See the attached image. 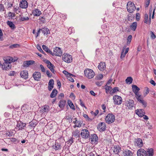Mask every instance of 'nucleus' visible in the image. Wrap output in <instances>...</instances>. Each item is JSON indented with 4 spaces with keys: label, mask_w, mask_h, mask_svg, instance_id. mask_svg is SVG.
<instances>
[{
    "label": "nucleus",
    "mask_w": 156,
    "mask_h": 156,
    "mask_svg": "<svg viewBox=\"0 0 156 156\" xmlns=\"http://www.w3.org/2000/svg\"><path fill=\"white\" fill-rule=\"evenodd\" d=\"M105 119L106 123L111 124L113 123L115 120V115L109 113L106 117Z\"/></svg>",
    "instance_id": "f257e3e1"
},
{
    "label": "nucleus",
    "mask_w": 156,
    "mask_h": 156,
    "mask_svg": "<svg viewBox=\"0 0 156 156\" xmlns=\"http://www.w3.org/2000/svg\"><path fill=\"white\" fill-rule=\"evenodd\" d=\"M126 8L128 11L130 13L133 12L136 9L134 3L131 2H129L127 3Z\"/></svg>",
    "instance_id": "f03ea898"
},
{
    "label": "nucleus",
    "mask_w": 156,
    "mask_h": 156,
    "mask_svg": "<svg viewBox=\"0 0 156 156\" xmlns=\"http://www.w3.org/2000/svg\"><path fill=\"white\" fill-rule=\"evenodd\" d=\"M84 73L85 76L89 79L93 78L95 75L94 71L90 69H85L84 71Z\"/></svg>",
    "instance_id": "7ed1b4c3"
},
{
    "label": "nucleus",
    "mask_w": 156,
    "mask_h": 156,
    "mask_svg": "<svg viewBox=\"0 0 156 156\" xmlns=\"http://www.w3.org/2000/svg\"><path fill=\"white\" fill-rule=\"evenodd\" d=\"M62 59L65 62L69 63L72 62L73 58L71 55L66 53H64L62 56Z\"/></svg>",
    "instance_id": "20e7f679"
},
{
    "label": "nucleus",
    "mask_w": 156,
    "mask_h": 156,
    "mask_svg": "<svg viewBox=\"0 0 156 156\" xmlns=\"http://www.w3.org/2000/svg\"><path fill=\"white\" fill-rule=\"evenodd\" d=\"M80 135L82 138L86 139L90 137V133L86 129H82L80 133Z\"/></svg>",
    "instance_id": "39448f33"
},
{
    "label": "nucleus",
    "mask_w": 156,
    "mask_h": 156,
    "mask_svg": "<svg viewBox=\"0 0 156 156\" xmlns=\"http://www.w3.org/2000/svg\"><path fill=\"white\" fill-rule=\"evenodd\" d=\"M113 99L115 105H119L122 103V100L120 96L115 95L113 96Z\"/></svg>",
    "instance_id": "423d86ee"
},
{
    "label": "nucleus",
    "mask_w": 156,
    "mask_h": 156,
    "mask_svg": "<svg viewBox=\"0 0 156 156\" xmlns=\"http://www.w3.org/2000/svg\"><path fill=\"white\" fill-rule=\"evenodd\" d=\"M91 143L92 144H97L98 142V138L96 134H92L90 136Z\"/></svg>",
    "instance_id": "0eeeda50"
},
{
    "label": "nucleus",
    "mask_w": 156,
    "mask_h": 156,
    "mask_svg": "<svg viewBox=\"0 0 156 156\" xmlns=\"http://www.w3.org/2000/svg\"><path fill=\"white\" fill-rule=\"evenodd\" d=\"M149 19L148 20V15L147 14H145L144 15V23L148 24V25H150L151 23V12H149Z\"/></svg>",
    "instance_id": "6e6552de"
},
{
    "label": "nucleus",
    "mask_w": 156,
    "mask_h": 156,
    "mask_svg": "<svg viewBox=\"0 0 156 156\" xmlns=\"http://www.w3.org/2000/svg\"><path fill=\"white\" fill-rule=\"evenodd\" d=\"M26 125V124L23 123L21 121H19L17 122L15 129L18 130H22L23 129L24 127H25Z\"/></svg>",
    "instance_id": "1a4fd4ad"
},
{
    "label": "nucleus",
    "mask_w": 156,
    "mask_h": 156,
    "mask_svg": "<svg viewBox=\"0 0 156 156\" xmlns=\"http://www.w3.org/2000/svg\"><path fill=\"white\" fill-rule=\"evenodd\" d=\"M125 105L129 109H132L134 105V101L133 100L126 101L125 103Z\"/></svg>",
    "instance_id": "9d476101"
},
{
    "label": "nucleus",
    "mask_w": 156,
    "mask_h": 156,
    "mask_svg": "<svg viewBox=\"0 0 156 156\" xmlns=\"http://www.w3.org/2000/svg\"><path fill=\"white\" fill-rule=\"evenodd\" d=\"M106 128V126L105 123L104 122H101L98 124L97 126V129L100 132L105 131Z\"/></svg>",
    "instance_id": "9b49d317"
},
{
    "label": "nucleus",
    "mask_w": 156,
    "mask_h": 156,
    "mask_svg": "<svg viewBox=\"0 0 156 156\" xmlns=\"http://www.w3.org/2000/svg\"><path fill=\"white\" fill-rule=\"evenodd\" d=\"M53 54L55 56H61L62 55V51L60 48L56 47L54 49Z\"/></svg>",
    "instance_id": "f8f14e48"
},
{
    "label": "nucleus",
    "mask_w": 156,
    "mask_h": 156,
    "mask_svg": "<svg viewBox=\"0 0 156 156\" xmlns=\"http://www.w3.org/2000/svg\"><path fill=\"white\" fill-rule=\"evenodd\" d=\"M137 156H147V152L144 149L140 148L137 151Z\"/></svg>",
    "instance_id": "ddd939ff"
},
{
    "label": "nucleus",
    "mask_w": 156,
    "mask_h": 156,
    "mask_svg": "<svg viewBox=\"0 0 156 156\" xmlns=\"http://www.w3.org/2000/svg\"><path fill=\"white\" fill-rule=\"evenodd\" d=\"M45 62L47 64L48 67L53 73H55V70L54 69V66L49 60L45 61Z\"/></svg>",
    "instance_id": "4468645a"
},
{
    "label": "nucleus",
    "mask_w": 156,
    "mask_h": 156,
    "mask_svg": "<svg viewBox=\"0 0 156 156\" xmlns=\"http://www.w3.org/2000/svg\"><path fill=\"white\" fill-rule=\"evenodd\" d=\"M33 76L35 80L39 81L41 77V74L39 72L36 71L33 73Z\"/></svg>",
    "instance_id": "2eb2a0df"
},
{
    "label": "nucleus",
    "mask_w": 156,
    "mask_h": 156,
    "mask_svg": "<svg viewBox=\"0 0 156 156\" xmlns=\"http://www.w3.org/2000/svg\"><path fill=\"white\" fill-rule=\"evenodd\" d=\"M28 3L26 0H22L20 2V7L21 8L25 9L28 7Z\"/></svg>",
    "instance_id": "dca6fc26"
},
{
    "label": "nucleus",
    "mask_w": 156,
    "mask_h": 156,
    "mask_svg": "<svg viewBox=\"0 0 156 156\" xmlns=\"http://www.w3.org/2000/svg\"><path fill=\"white\" fill-rule=\"evenodd\" d=\"M98 68L101 71H103L105 70L106 68L105 63L103 62H101L98 66Z\"/></svg>",
    "instance_id": "f3484780"
},
{
    "label": "nucleus",
    "mask_w": 156,
    "mask_h": 156,
    "mask_svg": "<svg viewBox=\"0 0 156 156\" xmlns=\"http://www.w3.org/2000/svg\"><path fill=\"white\" fill-rule=\"evenodd\" d=\"M21 77L25 79H27L28 77V73L27 70H23L20 73Z\"/></svg>",
    "instance_id": "a211bd4d"
},
{
    "label": "nucleus",
    "mask_w": 156,
    "mask_h": 156,
    "mask_svg": "<svg viewBox=\"0 0 156 156\" xmlns=\"http://www.w3.org/2000/svg\"><path fill=\"white\" fill-rule=\"evenodd\" d=\"M136 113L139 117H142L145 114V112L143 109H137L136 110Z\"/></svg>",
    "instance_id": "6ab92c4d"
},
{
    "label": "nucleus",
    "mask_w": 156,
    "mask_h": 156,
    "mask_svg": "<svg viewBox=\"0 0 156 156\" xmlns=\"http://www.w3.org/2000/svg\"><path fill=\"white\" fill-rule=\"evenodd\" d=\"M35 61L33 60L25 61L23 63V67H27L29 66L34 63Z\"/></svg>",
    "instance_id": "aec40b11"
},
{
    "label": "nucleus",
    "mask_w": 156,
    "mask_h": 156,
    "mask_svg": "<svg viewBox=\"0 0 156 156\" xmlns=\"http://www.w3.org/2000/svg\"><path fill=\"white\" fill-rule=\"evenodd\" d=\"M136 145L139 147H142L143 145V141L141 139L138 138L135 141Z\"/></svg>",
    "instance_id": "412c9836"
},
{
    "label": "nucleus",
    "mask_w": 156,
    "mask_h": 156,
    "mask_svg": "<svg viewBox=\"0 0 156 156\" xmlns=\"http://www.w3.org/2000/svg\"><path fill=\"white\" fill-rule=\"evenodd\" d=\"M122 156H133L132 152L129 150H126L123 151Z\"/></svg>",
    "instance_id": "4be33fe9"
},
{
    "label": "nucleus",
    "mask_w": 156,
    "mask_h": 156,
    "mask_svg": "<svg viewBox=\"0 0 156 156\" xmlns=\"http://www.w3.org/2000/svg\"><path fill=\"white\" fill-rule=\"evenodd\" d=\"M80 131L77 129H76L72 133L73 136L76 138H79L80 137Z\"/></svg>",
    "instance_id": "5701e85b"
},
{
    "label": "nucleus",
    "mask_w": 156,
    "mask_h": 156,
    "mask_svg": "<svg viewBox=\"0 0 156 156\" xmlns=\"http://www.w3.org/2000/svg\"><path fill=\"white\" fill-rule=\"evenodd\" d=\"M10 64L5 62L2 65V68L5 70L8 69L10 68Z\"/></svg>",
    "instance_id": "b1692460"
},
{
    "label": "nucleus",
    "mask_w": 156,
    "mask_h": 156,
    "mask_svg": "<svg viewBox=\"0 0 156 156\" xmlns=\"http://www.w3.org/2000/svg\"><path fill=\"white\" fill-rule=\"evenodd\" d=\"M121 151V147L119 145H115L113 147V152L117 154Z\"/></svg>",
    "instance_id": "393cba45"
},
{
    "label": "nucleus",
    "mask_w": 156,
    "mask_h": 156,
    "mask_svg": "<svg viewBox=\"0 0 156 156\" xmlns=\"http://www.w3.org/2000/svg\"><path fill=\"white\" fill-rule=\"evenodd\" d=\"M16 60H14L12 57H8L6 58H5V59H4L5 62L10 64L11 62H14Z\"/></svg>",
    "instance_id": "a878e982"
},
{
    "label": "nucleus",
    "mask_w": 156,
    "mask_h": 156,
    "mask_svg": "<svg viewBox=\"0 0 156 156\" xmlns=\"http://www.w3.org/2000/svg\"><path fill=\"white\" fill-rule=\"evenodd\" d=\"M66 101L64 100H61L59 103V106L62 109H63L66 105Z\"/></svg>",
    "instance_id": "bb28decb"
},
{
    "label": "nucleus",
    "mask_w": 156,
    "mask_h": 156,
    "mask_svg": "<svg viewBox=\"0 0 156 156\" xmlns=\"http://www.w3.org/2000/svg\"><path fill=\"white\" fill-rule=\"evenodd\" d=\"M41 13L40 11L37 9H36L33 12V14L34 16H39Z\"/></svg>",
    "instance_id": "cd10ccee"
},
{
    "label": "nucleus",
    "mask_w": 156,
    "mask_h": 156,
    "mask_svg": "<svg viewBox=\"0 0 156 156\" xmlns=\"http://www.w3.org/2000/svg\"><path fill=\"white\" fill-rule=\"evenodd\" d=\"M58 91L57 90L55 89H54L51 93L50 94V97L51 98H55L57 94Z\"/></svg>",
    "instance_id": "c85d7f7f"
},
{
    "label": "nucleus",
    "mask_w": 156,
    "mask_h": 156,
    "mask_svg": "<svg viewBox=\"0 0 156 156\" xmlns=\"http://www.w3.org/2000/svg\"><path fill=\"white\" fill-rule=\"evenodd\" d=\"M137 26V23L136 22H134L132 23L130 26V28L133 31H135L136 29Z\"/></svg>",
    "instance_id": "c756f323"
},
{
    "label": "nucleus",
    "mask_w": 156,
    "mask_h": 156,
    "mask_svg": "<svg viewBox=\"0 0 156 156\" xmlns=\"http://www.w3.org/2000/svg\"><path fill=\"white\" fill-rule=\"evenodd\" d=\"M30 125L29 126L34 128L37 124V122L36 120H33L29 123Z\"/></svg>",
    "instance_id": "7c9ffc66"
},
{
    "label": "nucleus",
    "mask_w": 156,
    "mask_h": 156,
    "mask_svg": "<svg viewBox=\"0 0 156 156\" xmlns=\"http://www.w3.org/2000/svg\"><path fill=\"white\" fill-rule=\"evenodd\" d=\"M132 89L134 93L138 92L140 90V89L137 86L135 85L132 86Z\"/></svg>",
    "instance_id": "2f4dec72"
},
{
    "label": "nucleus",
    "mask_w": 156,
    "mask_h": 156,
    "mask_svg": "<svg viewBox=\"0 0 156 156\" xmlns=\"http://www.w3.org/2000/svg\"><path fill=\"white\" fill-rule=\"evenodd\" d=\"M7 24L12 29L14 30L16 27L14 24L12 22L8 21Z\"/></svg>",
    "instance_id": "473e14b6"
},
{
    "label": "nucleus",
    "mask_w": 156,
    "mask_h": 156,
    "mask_svg": "<svg viewBox=\"0 0 156 156\" xmlns=\"http://www.w3.org/2000/svg\"><path fill=\"white\" fill-rule=\"evenodd\" d=\"M147 152V156H153L154 154L153 150L152 148L148 149Z\"/></svg>",
    "instance_id": "72a5a7b5"
},
{
    "label": "nucleus",
    "mask_w": 156,
    "mask_h": 156,
    "mask_svg": "<svg viewBox=\"0 0 156 156\" xmlns=\"http://www.w3.org/2000/svg\"><path fill=\"white\" fill-rule=\"evenodd\" d=\"M42 48L46 52L50 53L51 54H52V52L51 51L50 49H49L48 47H46L45 45H43L42 46Z\"/></svg>",
    "instance_id": "f704fd0d"
},
{
    "label": "nucleus",
    "mask_w": 156,
    "mask_h": 156,
    "mask_svg": "<svg viewBox=\"0 0 156 156\" xmlns=\"http://www.w3.org/2000/svg\"><path fill=\"white\" fill-rule=\"evenodd\" d=\"M68 103L71 109L74 110L75 109L74 105L70 100H69L68 101Z\"/></svg>",
    "instance_id": "c9c22d12"
},
{
    "label": "nucleus",
    "mask_w": 156,
    "mask_h": 156,
    "mask_svg": "<svg viewBox=\"0 0 156 156\" xmlns=\"http://www.w3.org/2000/svg\"><path fill=\"white\" fill-rule=\"evenodd\" d=\"M42 33L44 34H47L50 33L49 30L48 28H43L42 29Z\"/></svg>",
    "instance_id": "e433bc0d"
},
{
    "label": "nucleus",
    "mask_w": 156,
    "mask_h": 156,
    "mask_svg": "<svg viewBox=\"0 0 156 156\" xmlns=\"http://www.w3.org/2000/svg\"><path fill=\"white\" fill-rule=\"evenodd\" d=\"M133 81V78L131 77H128L126 80V83L129 84L131 83Z\"/></svg>",
    "instance_id": "4c0bfd02"
},
{
    "label": "nucleus",
    "mask_w": 156,
    "mask_h": 156,
    "mask_svg": "<svg viewBox=\"0 0 156 156\" xmlns=\"http://www.w3.org/2000/svg\"><path fill=\"white\" fill-rule=\"evenodd\" d=\"M105 89L106 91V93L107 94L109 92L110 90L112 89V87L110 86L106 85L105 86Z\"/></svg>",
    "instance_id": "58836bf2"
},
{
    "label": "nucleus",
    "mask_w": 156,
    "mask_h": 156,
    "mask_svg": "<svg viewBox=\"0 0 156 156\" xmlns=\"http://www.w3.org/2000/svg\"><path fill=\"white\" fill-rule=\"evenodd\" d=\"M48 106H45L41 110V112L43 113L47 112L48 110Z\"/></svg>",
    "instance_id": "ea45409f"
},
{
    "label": "nucleus",
    "mask_w": 156,
    "mask_h": 156,
    "mask_svg": "<svg viewBox=\"0 0 156 156\" xmlns=\"http://www.w3.org/2000/svg\"><path fill=\"white\" fill-rule=\"evenodd\" d=\"M55 147H54V148L56 150L61 149V145L59 144H58V143H56Z\"/></svg>",
    "instance_id": "a19ab883"
},
{
    "label": "nucleus",
    "mask_w": 156,
    "mask_h": 156,
    "mask_svg": "<svg viewBox=\"0 0 156 156\" xmlns=\"http://www.w3.org/2000/svg\"><path fill=\"white\" fill-rule=\"evenodd\" d=\"M20 20L21 21H27L28 20L29 18L28 17H25L24 16H21L20 18Z\"/></svg>",
    "instance_id": "79ce46f5"
},
{
    "label": "nucleus",
    "mask_w": 156,
    "mask_h": 156,
    "mask_svg": "<svg viewBox=\"0 0 156 156\" xmlns=\"http://www.w3.org/2000/svg\"><path fill=\"white\" fill-rule=\"evenodd\" d=\"M13 133H14L13 132V131H12L10 130L9 131L7 132L5 134L6 136L9 137H11L12 136Z\"/></svg>",
    "instance_id": "37998d69"
},
{
    "label": "nucleus",
    "mask_w": 156,
    "mask_h": 156,
    "mask_svg": "<svg viewBox=\"0 0 156 156\" xmlns=\"http://www.w3.org/2000/svg\"><path fill=\"white\" fill-rule=\"evenodd\" d=\"M140 103L142 104L144 108H145L147 106V103L144 100H142L141 101H140Z\"/></svg>",
    "instance_id": "c03bdc74"
},
{
    "label": "nucleus",
    "mask_w": 156,
    "mask_h": 156,
    "mask_svg": "<svg viewBox=\"0 0 156 156\" xmlns=\"http://www.w3.org/2000/svg\"><path fill=\"white\" fill-rule=\"evenodd\" d=\"M124 51H125V48H123L122 51L121 55L120 58H124L125 57V56L126 54H125V53H124Z\"/></svg>",
    "instance_id": "a18cd8bd"
},
{
    "label": "nucleus",
    "mask_w": 156,
    "mask_h": 156,
    "mask_svg": "<svg viewBox=\"0 0 156 156\" xmlns=\"http://www.w3.org/2000/svg\"><path fill=\"white\" fill-rule=\"evenodd\" d=\"M132 38V36L131 35H129L128 37L127 38V44H130V43L131 41Z\"/></svg>",
    "instance_id": "49530a36"
},
{
    "label": "nucleus",
    "mask_w": 156,
    "mask_h": 156,
    "mask_svg": "<svg viewBox=\"0 0 156 156\" xmlns=\"http://www.w3.org/2000/svg\"><path fill=\"white\" fill-rule=\"evenodd\" d=\"M5 10V8L3 4L0 3V12L4 11Z\"/></svg>",
    "instance_id": "de8ad7c7"
},
{
    "label": "nucleus",
    "mask_w": 156,
    "mask_h": 156,
    "mask_svg": "<svg viewBox=\"0 0 156 156\" xmlns=\"http://www.w3.org/2000/svg\"><path fill=\"white\" fill-rule=\"evenodd\" d=\"M19 45L18 44H13L12 45H11L9 46V48H16L17 47H19Z\"/></svg>",
    "instance_id": "09e8293b"
},
{
    "label": "nucleus",
    "mask_w": 156,
    "mask_h": 156,
    "mask_svg": "<svg viewBox=\"0 0 156 156\" xmlns=\"http://www.w3.org/2000/svg\"><path fill=\"white\" fill-rule=\"evenodd\" d=\"M8 16L10 18H12L15 16V15L14 13L10 12L8 14Z\"/></svg>",
    "instance_id": "8fccbe9b"
},
{
    "label": "nucleus",
    "mask_w": 156,
    "mask_h": 156,
    "mask_svg": "<svg viewBox=\"0 0 156 156\" xmlns=\"http://www.w3.org/2000/svg\"><path fill=\"white\" fill-rule=\"evenodd\" d=\"M99 112V111L98 110H97L95 111V112H93V111H91L90 113L92 115H94V116H96Z\"/></svg>",
    "instance_id": "3c124183"
},
{
    "label": "nucleus",
    "mask_w": 156,
    "mask_h": 156,
    "mask_svg": "<svg viewBox=\"0 0 156 156\" xmlns=\"http://www.w3.org/2000/svg\"><path fill=\"white\" fill-rule=\"evenodd\" d=\"M37 49L43 53H44V52L41 49V46L39 44H37Z\"/></svg>",
    "instance_id": "603ef678"
},
{
    "label": "nucleus",
    "mask_w": 156,
    "mask_h": 156,
    "mask_svg": "<svg viewBox=\"0 0 156 156\" xmlns=\"http://www.w3.org/2000/svg\"><path fill=\"white\" fill-rule=\"evenodd\" d=\"M10 120L9 119H6L5 120L4 123L5 126H7L10 124Z\"/></svg>",
    "instance_id": "864d4df0"
},
{
    "label": "nucleus",
    "mask_w": 156,
    "mask_h": 156,
    "mask_svg": "<svg viewBox=\"0 0 156 156\" xmlns=\"http://www.w3.org/2000/svg\"><path fill=\"white\" fill-rule=\"evenodd\" d=\"M48 85L54 86V81L53 79H51L48 82Z\"/></svg>",
    "instance_id": "5fc2aeb1"
},
{
    "label": "nucleus",
    "mask_w": 156,
    "mask_h": 156,
    "mask_svg": "<svg viewBox=\"0 0 156 156\" xmlns=\"http://www.w3.org/2000/svg\"><path fill=\"white\" fill-rule=\"evenodd\" d=\"M82 122L80 121L77 122L76 126L79 127H81L82 124Z\"/></svg>",
    "instance_id": "6e6d98bb"
},
{
    "label": "nucleus",
    "mask_w": 156,
    "mask_h": 156,
    "mask_svg": "<svg viewBox=\"0 0 156 156\" xmlns=\"http://www.w3.org/2000/svg\"><path fill=\"white\" fill-rule=\"evenodd\" d=\"M146 92L144 93V97L146 96L149 93V88L147 87H146Z\"/></svg>",
    "instance_id": "4d7b16f0"
},
{
    "label": "nucleus",
    "mask_w": 156,
    "mask_h": 156,
    "mask_svg": "<svg viewBox=\"0 0 156 156\" xmlns=\"http://www.w3.org/2000/svg\"><path fill=\"white\" fill-rule=\"evenodd\" d=\"M151 38L153 39H155L156 38V36L154 34V33L151 31Z\"/></svg>",
    "instance_id": "13d9d810"
},
{
    "label": "nucleus",
    "mask_w": 156,
    "mask_h": 156,
    "mask_svg": "<svg viewBox=\"0 0 156 156\" xmlns=\"http://www.w3.org/2000/svg\"><path fill=\"white\" fill-rule=\"evenodd\" d=\"M103 77V75L102 74H100L97 76L96 78L98 80H101L102 78Z\"/></svg>",
    "instance_id": "bf43d9fd"
},
{
    "label": "nucleus",
    "mask_w": 156,
    "mask_h": 156,
    "mask_svg": "<svg viewBox=\"0 0 156 156\" xmlns=\"http://www.w3.org/2000/svg\"><path fill=\"white\" fill-rule=\"evenodd\" d=\"M150 0H146L145 2V7H147L149 5Z\"/></svg>",
    "instance_id": "052dcab7"
},
{
    "label": "nucleus",
    "mask_w": 156,
    "mask_h": 156,
    "mask_svg": "<svg viewBox=\"0 0 156 156\" xmlns=\"http://www.w3.org/2000/svg\"><path fill=\"white\" fill-rule=\"evenodd\" d=\"M66 119L68 120L69 122H72V119H71V117L69 116H68L65 117Z\"/></svg>",
    "instance_id": "680f3d73"
},
{
    "label": "nucleus",
    "mask_w": 156,
    "mask_h": 156,
    "mask_svg": "<svg viewBox=\"0 0 156 156\" xmlns=\"http://www.w3.org/2000/svg\"><path fill=\"white\" fill-rule=\"evenodd\" d=\"M3 33L2 30L0 28V41H2V37L3 36Z\"/></svg>",
    "instance_id": "e2e57ef3"
},
{
    "label": "nucleus",
    "mask_w": 156,
    "mask_h": 156,
    "mask_svg": "<svg viewBox=\"0 0 156 156\" xmlns=\"http://www.w3.org/2000/svg\"><path fill=\"white\" fill-rule=\"evenodd\" d=\"M68 144L69 145H71L73 142V139L71 138L68 141Z\"/></svg>",
    "instance_id": "0e129e2a"
},
{
    "label": "nucleus",
    "mask_w": 156,
    "mask_h": 156,
    "mask_svg": "<svg viewBox=\"0 0 156 156\" xmlns=\"http://www.w3.org/2000/svg\"><path fill=\"white\" fill-rule=\"evenodd\" d=\"M13 7V11L15 12H17L19 8V7H15V6H14Z\"/></svg>",
    "instance_id": "69168bd1"
},
{
    "label": "nucleus",
    "mask_w": 156,
    "mask_h": 156,
    "mask_svg": "<svg viewBox=\"0 0 156 156\" xmlns=\"http://www.w3.org/2000/svg\"><path fill=\"white\" fill-rule=\"evenodd\" d=\"M13 6V4L11 2H8L7 4V7L8 8H11Z\"/></svg>",
    "instance_id": "338daca9"
},
{
    "label": "nucleus",
    "mask_w": 156,
    "mask_h": 156,
    "mask_svg": "<svg viewBox=\"0 0 156 156\" xmlns=\"http://www.w3.org/2000/svg\"><path fill=\"white\" fill-rule=\"evenodd\" d=\"M40 67L41 68V71L43 72H45V70L44 66L41 64L40 65Z\"/></svg>",
    "instance_id": "774afa93"
}]
</instances>
